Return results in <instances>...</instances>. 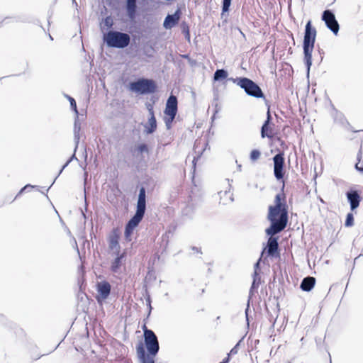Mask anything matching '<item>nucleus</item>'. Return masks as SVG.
<instances>
[{"label": "nucleus", "mask_w": 363, "mask_h": 363, "mask_svg": "<svg viewBox=\"0 0 363 363\" xmlns=\"http://www.w3.org/2000/svg\"><path fill=\"white\" fill-rule=\"evenodd\" d=\"M284 184L281 191H284ZM267 219L270 225L265 230L267 235H275L283 231L287 225L288 206L286 201V196L284 192L277 194L274 198V205L268 208Z\"/></svg>", "instance_id": "1"}, {"label": "nucleus", "mask_w": 363, "mask_h": 363, "mask_svg": "<svg viewBox=\"0 0 363 363\" xmlns=\"http://www.w3.org/2000/svg\"><path fill=\"white\" fill-rule=\"evenodd\" d=\"M145 211L146 190L144 186H141L139 190L135 213L128 221L125 227L124 236L126 241H131V235L133 233V230L143 220L145 213Z\"/></svg>", "instance_id": "2"}, {"label": "nucleus", "mask_w": 363, "mask_h": 363, "mask_svg": "<svg viewBox=\"0 0 363 363\" xmlns=\"http://www.w3.org/2000/svg\"><path fill=\"white\" fill-rule=\"evenodd\" d=\"M316 33V29L312 26L311 21H308L305 26L303 42L304 62L308 75L309 74L310 69L312 65V52L315 43Z\"/></svg>", "instance_id": "3"}, {"label": "nucleus", "mask_w": 363, "mask_h": 363, "mask_svg": "<svg viewBox=\"0 0 363 363\" xmlns=\"http://www.w3.org/2000/svg\"><path fill=\"white\" fill-rule=\"evenodd\" d=\"M130 40L128 33L115 30H110L103 35V40L108 48L124 49L130 45Z\"/></svg>", "instance_id": "4"}, {"label": "nucleus", "mask_w": 363, "mask_h": 363, "mask_svg": "<svg viewBox=\"0 0 363 363\" xmlns=\"http://www.w3.org/2000/svg\"><path fill=\"white\" fill-rule=\"evenodd\" d=\"M228 80L233 82L234 84L242 89L247 95L256 99H263L264 101L267 100L262 89L252 79L242 77L236 78L231 77L229 78Z\"/></svg>", "instance_id": "5"}, {"label": "nucleus", "mask_w": 363, "mask_h": 363, "mask_svg": "<svg viewBox=\"0 0 363 363\" xmlns=\"http://www.w3.org/2000/svg\"><path fill=\"white\" fill-rule=\"evenodd\" d=\"M129 89L138 94L145 95L156 92L157 86L154 79L140 77L129 83Z\"/></svg>", "instance_id": "6"}, {"label": "nucleus", "mask_w": 363, "mask_h": 363, "mask_svg": "<svg viewBox=\"0 0 363 363\" xmlns=\"http://www.w3.org/2000/svg\"><path fill=\"white\" fill-rule=\"evenodd\" d=\"M144 347L147 350V354L156 356L160 350L158 338L155 332L148 329L145 325L143 327Z\"/></svg>", "instance_id": "7"}, {"label": "nucleus", "mask_w": 363, "mask_h": 363, "mask_svg": "<svg viewBox=\"0 0 363 363\" xmlns=\"http://www.w3.org/2000/svg\"><path fill=\"white\" fill-rule=\"evenodd\" d=\"M274 162V177L280 181L283 179L285 174V158L284 152H279L273 157Z\"/></svg>", "instance_id": "8"}, {"label": "nucleus", "mask_w": 363, "mask_h": 363, "mask_svg": "<svg viewBox=\"0 0 363 363\" xmlns=\"http://www.w3.org/2000/svg\"><path fill=\"white\" fill-rule=\"evenodd\" d=\"M321 18L325 22L326 27L335 35H337L340 26L333 11L329 9L325 10L322 13Z\"/></svg>", "instance_id": "9"}, {"label": "nucleus", "mask_w": 363, "mask_h": 363, "mask_svg": "<svg viewBox=\"0 0 363 363\" xmlns=\"http://www.w3.org/2000/svg\"><path fill=\"white\" fill-rule=\"evenodd\" d=\"M252 277H253V281L252 283V286L250 289L249 296H248V300H247V307H246L245 311L247 324L249 323L248 311L250 310V300H251L252 296L257 291V289H258L259 285L261 283V277L259 275V273H253Z\"/></svg>", "instance_id": "10"}, {"label": "nucleus", "mask_w": 363, "mask_h": 363, "mask_svg": "<svg viewBox=\"0 0 363 363\" xmlns=\"http://www.w3.org/2000/svg\"><path fill=\"white\" fill-rule=\"evenodd\" d=\"M96 290L98 292L96 300L99 303L101 300H106L109 296L111 294V286L109 282L106 281H102L97 283Z\"/></svg>", "instance_id": "11"}, {"label": "nucleus", "mask_w": 363, "mask_h": 363, "mask_svg": "<svg viewBox=\"0 0 363 363\" xmlns=\"http://www.w3.org/2000/svg\"><path fill=\"white\" fill-rule=\"evenodd\" d=\"M269 236V238L267 240V246L262 251V255L264 253V251L266 250L268 256L276 257L279 255L278 239L274 237V235Z\"/></svg>", "instance_id": "12"}, {"label": "nucleus", "mask_w": 363, "mask_h": 363, "mask_svg": "<svg viewBox=\"0 0 363 363\" xmlns=\"http://www.w3.org/2000/svg\"><path fill=\"white\" fill-rule=\"evenodd\" d=\"M346 196L352 211L356 210L362 200V197L357 190L350 189L347 191Z\"/></svg>", "instance_id": "13"}, {"label": "nucleus", "mask_w": 363, "mask_h": 363, "mask_svg": "<svg viewBox=\"0 0 363 363\" xmlns=\"http://www.w3.org/2000/svg\"><path fill=\"white\" fill-rule=\"evenodd\" d=\"M265 104L267 106L268 110L267 112V118H266L265 121L264 122V123L262 124V128H261V137L262 138H272L273 135L272 134L269 133L268 132L272 131V129L270 128V123L272 120V118L270 110H269L270 105L269 104V101L267 100H265Z\"/></svg>", "instance_id": "14"}, {"label": "nucleus", "mask_w": 363, "mask_h": 363, "mask_svg": "<svg viewBox=\"0 0 363 363\" xmlns=\"http://www.w3.org/2000/svg\"><path fill=\"white\" fill-rule=\"evenodd\" d=\"M182 11L178 8L173 14H168L163 22V26L166 29H171L174 27L179 21Z\"/></svg>", "instance_id": "15"}, {"label": "nucleus", "mask_w": 363, "mask_h": 363, "mask_svg": "<svg viewBox=\"0 0 363 363\" xmlns=\"http://www.w3.org/2000/svg\"><path fill=\"white\" fill-rule=\"evenodd\" d=\"M136 352L140 363H155V355L147 354L143 342H139L136 346Z\"/></svg>", "instance_id": "16"}, {"label": "nucleus", "mask_w": 363, "mask_h": 363, "mask_svg": "<svg viewBox=\"0 0 363 363\" xmlns=\"http://www.w3.org/2000/svg\"><path fill=\"white\" fill-rule=\"evenodd\" d=\"M177 104V98L172 94L170 95L166 103V107L164 111V114L176 116L178 110Z\"/></svg>", "instance_id": "17"}, {"label": "nucleus", "mask_w": 363, "mask_h": 363, "mask_svg": "<svg viewBox=\"0 0 363 363\" xmlns=\"http://www.w3.org/2000/svg\"><path fill=\"white\" fill-rule=\"evenodd\" d=\"M315 284V278L313 277H306L303 278L301 282L300 288L302 291L309 292Z\"/></svg>", "instance_id": "18"}, {"label": "nucleus", "mask_w": 363, "mask_h": 363, "mask_svg": "<svg viewBox=\"0 0 363 363\" xmlns=\"http://www.w3.org/2000/svg\"><path fill=\"white\" fill-rule=\"evenodd\" d=\"M125 9L128 18L134 19L137 12V0H126Z\"/></svg>", "instance_id": "19"}, {"label": "nucleus", "mask_w": 363, "mask_h": 363, "mask_svg": "<svg viewBox=\"0 0 363 363\" xmlns=\"http://www.w3.org/2000/svg\"><path fill=\"white\" fill-rule=\"evenodd\" d=\"M157 121L155 114L150 116L147 123L144 125V132L147 134H152L157 129Z\"/></svg>", "instance_id": "20"}, {"label": "nucleus", "mask_w": 363, "mask_h": 363, "mask_svg": "<svg viewBox=\"0 0 363 363\" xmlns=\"http://www.w3.org/2000/svg\"><path fill=\"white\" fill-rule=\"evenodd\" d=\"M125 257V253H117V257L111 262V270L113 273H118L123 264V259Z\"/></svg>", "instance_id": "21"}, {"label": "nucleus", "mask_w": 363, "mask_h": 363, "mask_svg": "<svg viewBox=\"0 0 363 363\" xmlns=\"http://www.w3.org/2000/svg\"><path fill=\"white\" fill-rule=\"evenodd\" d=\"M81 130L80 123H79V116L76 115L74 124V140L75 143L74 150L77 151L79 143L80 135L79 132Z\"/></svg>", "instance_id": "22"}, {"label": "nucleus", "mask_w": 363, "mask_h": 363, "mask_svg": "<svg viewBox=\"0 0 363 363\" xmlns=\"http://www.w3.org/2000/svg\"><path fill=\"white\" fill-rule=\"evenodd\" d=\"M333 109H334V113L333 114V117L334 118L335 122L338 123L343 126H347V125L350 126V124L346 119L345 115L342 112L336 110L334 107H333Z\"/></svg>", "instance_id": "23"}, {"label": "nucleus", "mask_w": 363, "mask_h": 363, "mask_svg": "<svg viewBox=\"0 0 363 363\" xmlns=\"http://www.w3.org/2000/svg\"><path fill=\"white\" fill-rule=\"evenodd\" d=\"M231 1L232 0H222V12L220 17L224 21H227L228 20Z\"/></svg>", "instance_id": "24"}, {"label": "nucleus", "mask_w": 363, "mask_h": 363, "mask_svg": "<svg viewBox=\"0 0 363 363\" xmlns=\"http://www.w3.org/2000/svg\"><path fill=\"white\" fill-rule=\"evenodd\" d=\"M228 73L227 70L224 69H218L216 70L213 74V80L219 82L223 80L228 77Z\"/></svg>", "instance_id": "25"}, {"label": "nucleus", "mask_w": 363, "mask_h": 363, "mask_svg": "<svg viewBox=\"0 0 363 363\" xmlns=\"http://www.w3.org/2000/svg\"><path fill=\"white\" fill-rule=\"evenodd\" d=\"M119 238L117 235L111 236L109 239V247L112 250H116L117 253H119L120 245L118 242Z\"/></svg>", "instance_id": "26"}, {"label": "nucleus", "mask_w": 363, "mask_h": 363, "mask_svg": "<svg viewBox=\"0 0 363 363\" xmlns=\"http://www.w3.org/2000/svg\"><path fill=\"white\" fill-rule=\"evenodd\" d=\"M114 24L113 20L111 16H106L100 23L101 30L103 31L105 28L111 29Z\"/></svg>", "instance_id": "27"}, {"label": "nucleus", "mask_w": 363, "mask_h": 363, "mask_svg": "<svg viewBox=\"0 0 363 363\" xmlns=\"http://www.w3.org/2000/svg\"><path fill=\"white\" fill-rule=\"evenodd\" d=\"M75 152L76 151L74 150V154L71 156V157L67 161V162L62 166V167L61 168V169L60 170L57 176L55 178L53 182L51 184V185L45 190L46 192L48 191V190L50 189V188L52 186V184L55 183V180L57 179V178L59 177V175L62 172V171L64 170V169L73 160H78V159L75 156Z\"/></svg>", "instance_id": "28"}, {"label": "nucleus", "mask_w": 363, "mask_h": 363, "mask_svg": "<svg viewBox=\"0 0 363 363\" xmlns=\"http://www.w3.org/2000/svg\"><path fill=\"white\" fill-rule=\"evenodd\" d=\"M135 152H137L138 154L139 153L140 154H143V153L148 154L149 149H148V147H147V145L146 144L141 143V144H139L138 145H137L135 147Z\"/></svg>", "instance_id": "29"}, {"label": "nucleus", "mask_w": 363, "mask_h": 363, "mask_svg": "<svg viewBox=\"0 0 363 363\" xmlns=\"http://www.w3.org/2000/svg\"><path fill=\"white\" fill-rule=\"evenodd\" d=\"M65 97L69 100L71 108L75 113V115H79L75 99L67 94H65Z\"/></svg>", "instance_id": "30"}, {"label": "nucleus", "mask_w": 363, "mask_h": 363, "mask_svg": "<svg viewBox=\"0 0 363 363\" xmlns=\"http://www.w3.org/2000/svg\"><path fill=\"white\" fill-rule=\"evenodd\" d=\"M166 117H164V121L166 125V128L167 130H169L172 128V124L173 121L175 118L176 116L173 115H165Z\"/></svg>", "instance_id": "31"}, {"label": "nucleus", "mask_w": 363, "mask_h": 363, "mask_svg": "<svg viewBox=\"0 0 363 363\" xmlns=\"http://www.w3.org/2000/svg\"><path fill=\"white\" fill-rule=\"evenodd\" d=\"M354 225V216L352 213H348L346 216L345 225L346 227H352Z\"/></svg>", "instance_id": "32"}, {"label": "nucleus", "mask_w": 363, "mask_h": 363, "mask_svg": "<svg viewBox=\"0 0 363 363\" xmlns=\"http://www.w3.org/2000/svg\"><path fill=\"white\" fill-rule=\"evenodd\" d=\"M260 155H261L260 151L255 149L251 151L250 155V158L251 161L255 162L260 157Z\"/></svg>", "instance_id": "33"}, {"label": "nucleus", "mask_w": 363, "mask_h": 363, "mask_svg": "<svg viewBox=\"0 0 363 363\" xmlns=\"http://www.w3.org/2000/svg\"><path fill=\"white\" fill-rule=\"evenodd\" d=\"M240 342L239 341L232 349L230 351V352L227 354V357H230V355H234V354H236L238 352V347H239V345H240Z\"/></svg>", "instance_id": "34"}, {"label": "nucleus", "mask_w": 363, "mask_h": 363, "mask_svg": "<svg viewBox=\"0 0 363 363\" xmlns=\"http://www.w3.org/2000/svg\"><path fill=\"white\" fill-rule=\"evenodd\" d=\"M181 28L183 33L186 34V35H189V27L186 23L183 22L181 25Z\"/></svg>", "instance_id": "35"}, {"label": "nucleus", "mask_w": 363, "mask_h": 363, "mask_svg": "<svg viewBox=\"0 0 363 363\" xmlns=\"http://www.w3.org/2000/svg\"><path fill=\"white\" fill-rule=\"evenodd\" d=\"M260 261H261V258H259L257 260V262L255 264V265H254V273H259V271H260V267H259Z\"/></svg>", "instance_id": "36"}, {"label": "nucleus", "mask_w": 363, "mask_h": 363, "mask_svg": "<svg viewBox=\"0 0 363 363\" xmlns=\"http://www.w3.org/2000/svg\"><path fill=\"white\" fill-rule=\"evenodd\" d=\"M38 187L37 186H33L31 184H26V186H24L19 191V193L18 194V195L16 196H18V195L21 194L26 189L28 188H36Z\"/></svg>", "instance_id": "37"}, {"label": "nucleus", "mask_w": 363, "mask_h": 363, "mask_svg": "<svg viewBox=\"0 0 363 363\" xmlns=\"http://www.w3.org/2000/svg\"><path fill=\"white\" fill-rule=\"evenodd\" d=\"M147 109L148 110L150 116L152 114H155L154 110H153V106L150 104H146Z\"/></svg>", "instance_id": "38"}, {"label": "nucleus", "mask_w": 363, "mask_h": 363, "mask_svg": "<svg viewBox=\"0 0 363 363\" xmlns=\"http://www.w3.org/2000/svg\"><path fill=\"white\" fill-rule=\"evenodd\" d=\"M146 302H147V306H148V307H149V313H148V315H150V312H151V311H152V306H151V298H150V296H148V297L146 298Z\"/></svg>", "instance_id": "39"}, {"label": "nucleus", "mask_w": 363, "mask_h": 363, "mask_svg": "<svg viewBox=\"0 0 363 363\" xmlns=\"http://www.w3.org/2000/svg\"><path fill=\"white\" fill-rule=\"evenodd\" d=\"M355 169H356L358 172H361V173H363V167H359V163H357V164H355Z\"/></svg>", "instance_id": "40"}, {"label": "nucleus", "mask_w": 363, "mask_h": 363, "mask_svg": "<svg viewBox=\"0 0 363 363\" xmlns=\"http://www.w3.org/2000/svg\"><path fill=\"white\" fill-rule=\"evenodd\" d=\"M230 357H225L223 360L222 362H219V363H228L230 362Z\"/></svg>", "instance_id": "41"}, {"label": "nucleus", "mask_w": 363, "mask_h": 363, "mask_svg": "<svg viewBox=\"0 0 363 363\" xmlns=\"http://www.w3.org/2000/svg\"><path fill=\"white\" fill-rule=\"evenodd\" d=\"M361 158H362V147H360V149L358 152V154H357V160L359 162L361 160Z\"/></svg>", "instance_id": "42"}, {"label": "nucleus", "mask_w": 363, "mask_h": 363, "mask_svg": "<svg viewBox=\"0 0 363 363\" xmlns=\"http://www.w3.org/2000/svg\"><path fill=\"white\" fill-rule=\"evenodd\" d=\"M185 38H186V39L189 40H190V33H189V35H186V34H185Z\"/></svg>", "instance_id": "43"}, {"label": "nucleus", "mask_w": 363, "mask_h": 363, "mask_svg": "<svg viewBox=\"0 0 363 363\" xmlns=\"http://www.w3.org/2000/svg\"><path fill=\"white\" fill-rule=\"evenodd\" d=\"M192 250L196 252H199V249L196 247H193Z\"/></svg>", "instance_id": "44"}, {"label": "nucleus", "mask_w": 363, "mask_h": 363, "mask_svg": "<svg viewBox=\"0 0 363 363\" xmlns=\"http://www.w3.org/2000/svg\"><path fill=\"white\" fill-rule=\"evenodd\" d=\"M5 320L4 316L0 315V321H4Z\"/></svg>", "instance_id": "45"}, {"label": "nucleus", "mask_w": 363, "mask_h": 363, "mask_svg": "<svg viewBox=\"0 0 363 363\" xmlns=\"http://www.w3.org/2000/svg\"><path fill=\"white\" fill-rule=\"evenodd\" d=\"M218 104H216L215 106H216V111L215 113H217L218 111Z\"/></svg>", "instance_id": "46"}, {"label": "nucleus", "mask_w": 363, "mask_h": 363, "mask_svg": "<svg viewBox=\"0 0 363 363\" xmlns=\"http://www.w3.org/2000/svg\"><path fill=\"white\" fill-rule=\"evenodd\" d=\"M88 176V173L86 172H84V179H86V177Z\"/></svg>", "instance_id": "47"}, {"label": "nucleus", "mask_w": 363, "mask_h": 363, "mask_svg": "<svg viewBox=\"0 0 363 363\" xmlns=\"http://www.w3.org/2000/svg\"><path fill=\"white\" fill-rule=\"evenodd\" d=\"M195 160H196V158L194 157V160H193V162H193V164H194V167H195V165H196V164H195Z\"/></svg>", "instance_id": "48"}, {"label": "nucleus", "mask_w": 363, "mask_h": 363, "mask_svg": "<svg viewBox=\"0 0 363 363\" xmlns=\"http://www.w3.org/2000/svg\"><path fill=\"white\" fill-rule=\"evenodd\" d=\"M230 201H233V198L232 196H230Z\"/></svg>", "instance_id": "49"}, {"label": "nucleus", "mask_w": 363, "mask_h": 363, "mask_svg": "<svg viewBox=\"0 0 363 363\" xmlns=\"http://www.w3.org/2000/svg\"><path fill=\"white\" fill-rule=\"evenodd\" d=\"M146 55L148 56V57H150L152 55H150V54H147V52H146Z\"/></svg>", "instance_id": "50"}, {"label": "nucleus", "mask_w": 363, "mask_h": 363, "mask_svg": "<svg viewBox=\"0 0 363 363\" xmlns=\"http://www.w3.org/2000/svg\"><path fill=\"white\" fill-rule=\"evenodd\" d=\"M6 77H1L0 79L1 80V79H5V78H6Z\"/></svg>", "instance_id": "51"}, {"label": "nucleus", "mask_w": 363, "mask_h": 363, "mask_svg": "<svg viewBox=\"0 0 363 363\" xmlns=\"http://www.w3.org/2000/svg\"><path fill=\"white\" fill-rule=\"evenodd\" d=\"M289 363H290V362H289Z\"/></svg>", "instance_id": "52"}]
</instances>
